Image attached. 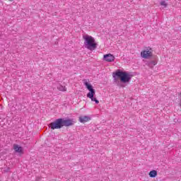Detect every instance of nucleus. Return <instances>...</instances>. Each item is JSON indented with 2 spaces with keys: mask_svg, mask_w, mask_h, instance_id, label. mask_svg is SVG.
Here are the masks:
<instances>
[{
  "mask_svg": "<svg viewBox=\"0 0 181 181\" xmlns=\"http://www.w3.org/2000/svg\"><path fill=\"white\" fill-rule=\"evenodd\" d=\"M74 119L70 118H59L54 120V122L49 124V128L51 129H60L63 127H72L74 125Z\"/></svg>",
  "mask_w": 181,
  "mask_h": 181,
  "instance_id": "f257e3e1",
  "label": "nucleus"
},
{
  "mask_svg": "<svg viewBox=\"0 0 181 181\" xmlns=\"http://www.w3.org/2000/svg\"><path fill=\"white\" fill-rule=\"evenodd\" d=\"M112 77L114 78V81H118V80H120L121 83L127 84V83H129V81H131L132 75L127 71H122L120 69H117L115 72L112 73Z\"/></svg>",
  "mask_w": 181,
  "mask_h": 181,
  "instance_id": "f03ea898",
  "label": "nucleus"
},
{
  "mask_svg": "<svg viewBox=\"0 0 181 181\" xmlns=\"http://www.w3.org/2000/svg\"><path fill=\"white\" fill-rule=\"evenodd\" d=\"M84 40V47L88 50H95L97 49V44L95 40L91 35H83Z\"/></svg>",
  "mask_w": 181,
  "mask_h": 181,
  "instance_id": "7ed1b4c3",
  "label": "nucleus"
},
{
  "mask_svg": "<svg viewBox=\"0 0 181 181\" xmlns=\"http://www.w3.org/2000/svg\"><path fill=\"white\" fill-rule=\"evenodd\" d=\"M83 84L89 91V93H87L88 98H90L91 101H95V104H99L100 101H98L96 98H94V95H95V90L93 88V85L87 81H85Z\"/></svg>",
  "mask_w": 181,
  "mask_h": 181,
  "instance_id": "20e7f679",
  "label": "nucleus"
},
{
  "mask_svg": "<svg viewBox=\"0 0 181 181\" xmlns=\"http://www.w3.org/2000/svg\"><path fill=\"white\" fill-rule=\"evenodd\" d=\"M141 56L143 59H151L152 57V48H147L146 50H144L141 52Z\"/></svg>",
  "mask_w": 181,
  "mask_h": 181,
  "instance_id": "39448f33",
  "label": "nucleus"
},
{
  "mask_svg": "<svg viewBox=\"0 0 181 181\" xmlns=\"http://www.w3.org/2000/svg\"><path fill=\"white\" fill-rule=\"evenodd\" d=\"M103 59L105 60V62L110 63L111 62H114V60H115V57L111 54H106L103 56Z\"/></svg>",
  "mask_w": 181,
  "mask_h": 181,
  "instance_id": "423d86ee",
  "label": "nucleus"
},
{
  "mask_svg": "<svg viewBox=\"0 0 181 181\" xmlns=\"http://www.w3.org/2000/svg\"><path fill=\"white\" fill-rule=\"evenodd\" d=\"M79 122L81 124H85V122H88V121H91V117L90 116H81L78 117Z\"/></svg>",
  "mask_w": 181,
  "mask_h": 181,
  "instance_id": "0eeeda50",
  "label": "nucleus"
},
{
  "mask_svg": "<svg viewBox=\"0 0 181 181\" xmlns=\"http://www.w3.org/2000/svg\"><path fill=\"white\" fill-rule=\"evenodd\" d=\"M13 149L15 152H17L18 153H22V146H19L18 144H14L13 145Z\"/></svg>",
  "mask_w": 181,
  "mask_h": 181,
  "instance_id": "6e6552de",
  "label": "nucleus"
},
{
  "mask_svg": "<svg viewBox=\"0 0 181 181\" xmlns=\"http://www.w3.org/2000/svg\"><path fill=\"white\" fill-rule=\"evenodd\" d=\"M148 176H150L151 177H156V176H158V171H156V170L150 171L148 173Z\"/></svg>",
  "mask_w": 181,
  "mask_h": 181,
  "instance_id": "1a4fd4ad",
  "label": "nucleus"
},
{
  "mask_svg": "<svg viewBox=\"0 0 181 181\" xmlns=\"http://www.w3.org/2000/svg\"><path fill=\"white\" fill-rule=\"evenodd\" d=\"M157 63L158 62L156 60L149 61L148 62V66L152 68L153 66H156Z\"/></svg>",
  "mask_w": 181,
  "mask_h": 181,
  "instance_id": "9d476101",
  "label": "nucleus"
},
{
  "mask_svg": "<svg viewBox=\"0 0 181 181\" xmlns=\"http://www.w3.org/2000/svg\"><path fill=\"white\" fill-rule=\"evenodd\" d=\"M58 90L59 91H66L67 90V88H66V86H63L62 85H59L58 87H57Z\"/></svg>",
  "mask_w": 181,
  "mask_h": 181,
  "instance_id": "9b49d317",
  "label": "nucleus"
},
{
  "mask_svg": "<svg viewBox=\"0 0 181 181\" xmlns=\"http://www.w3.org/2000/svg\"><path fill=\"white\" fill-rule=\"evenodd\" d=\"M160 4L161 5V6H163V8H166L168 6V4H166V1H160Z\"/></svg>",
  "mask_w": 181,
  "mask_h": 181,
  "instance_id": "f8f14e48",
  "label": "nucleus"
},
{
  "mask_svg": "<svg viewBox=\"0 0 181 181\" xmlns=\"http://www.w3.org/2000/svg\"><path fill=\"white\" fill-rule=\"evenodd\" d=\"M9 1H13V0H9Z\"/></svg>",
  "mask_w": 181,
  "mask_h": 181,
  "instance_id": "ddd939ff",
  "label": "nucleus"
}]
</instances>
